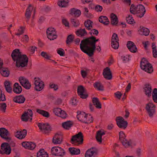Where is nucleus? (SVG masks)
<instances>
[{"instance_id":"20","label":"nucleus","mask_w":157,"mask_h":157,"mask_svg":"<svg viewBox=\"0 0 157 157\" xmlns=\"http://www.w3.org/2000/svg\"><path fill=\"white\" fill-rule=\"evenodd\" d=\"M33 10V7L31 4L29 5L26 9L25 13V17L26 22L29 23V22L31 18V16Z\"/></svg>"},{"instance_id":"27","label":"nucleus","mask_w":157,"mask_h":157,"mask_svg":"<svg viewBox=\"0 0 157 157\" xmlns=\"http://www.w3.org/2000/svg\"><path fill=\"white\" fill-rule=\"evenodd\" d=\"M25 100V98L21 95L15 97L13 100L14 102L19 104L23 103Z\"/></svg>"},{"instance_id":"7","label":"nucleus","mask_w":157,"mask_h":157,"mask_svg":"<svg viewBox=\"0 0 157 157\" xmlns=\"http://www.w3.org/2000/svg\"><path fill=\"white\" fill-rule=\"evenodd\" d=\"M46 33L48 38L51 40L56 39L58 36L56 29L53 28L48 29Z\"/></svg>"},{"instance_id":"30","label":"nucleus","mask_w":157,"mask_h":157,"mask_svg":"<svg viewBox=\"0 0 157 157\" xmlns=\"http://www.w3.org/2000/svg\"><path fill=\"white\" fill-rule=\"evenodd\" d=\"M69 2L70 0H59L58 4L61 7L66 8L69 6Z\"/></svg>"},{"instance_id":"11","label":"nucleus","mask_w":157,"mask_h":157,"mask_svg":"<svg viewBox=\"0 0 157 157\" xmlns=\"http://www.w3.org/2000/svg\"><path fill=\"white\" fill-rule=\"evenodd\" d=\"M34 80H35V89L38 91L41 90L44 87V82L38 78H34Z\"/></svg>"},{"instance_id":"16","label":"nucleus","mask_w":157,"mask_h":157,"mask_svg":"<svg viewBox=\"0 0 157 157\" xmlns=\"http://www.w3.org/2000/svg\"><path fill=\"white\" fill-rule=\"evenodd\" d=\"M33 113L32 110L29 109L27 110V111H25L22 115L21 117V120L24 121H27L29 118V116L32 117Z\"/></svg>"},{"instance_id":"62","label":"nucleus","mask_w":157,"mask_h":157,"mask_svg":"<svg viewBox=\"0 0 157 157\" xmlns=\"http://www.w3.org/2000/svg\"><path fill=\"white\" fill-rule=\"evenodd\" d=\"M121 57L122 60L124 62H126L128 61L129 60V55H126V56H122Z\"/></svg>"},{"instance_id":"41","label":"nucleus","mask_w":157,"mask_h":157,"mask_svg":"<svg viewBox=\"0 0 157 157\" xmlns=\"http://www.w3.org/2000/svg\"><path fill=\"white\" fill-rule=\"evenodd\" d=\"M4 85L7 92L9 93L11 92L12 88L10 86V82L8 81H6L4 82Z\"/></svg>"},{"instance_id":"50","label":"nucleus","mask_w":157,"mask_h":157,"mask_svg":"<svg viewBox=\"0 0 157 157\" xmlns=\"http://www.w3.org/2000/svg\"><path fill=\"white\" fill-rule=\"evenodd\" d=\"M111 44L112 47L115 49H118L119 46L118 41H114L113 43L111 41Z\"/></svg>"},{"instance_id":"43","label":"nucleus","mask_w":157,"mask_h":157,"mask_svg":"<svg viewBox=\"0 0 157 157\" xmlns=\"http://www.w3.org/2000/svg\"><path fill=\"white\" fill-rule=\"evenodd\" d=\"M93 22L90 20H88L84 22V25L86 29L88 30L90 29V27L92 28V23Z\"/></svg>"},{"instance_id":"21","label":"nucleus","mask_w":157,"mask_h":157,"mask_svg":"<svg viewBox=\"0 0 157 157\" xmlns=\"http://www.w3.org/2000/svg\"><path fill=\"white\" fill-rule=\"evenodd\" d=\"M126 45L129 50L131 52L135 53L137 51L136 46L133 42L130 41H128Z\"/></svg>"},{"instance_id":"22","label":"nucleus","mask_w":157,"mask_h":157,"mask_svg":"<svg viewBox=\"0 0 157 157\" xmlns=\"http://www.w3.org/2000/svg\"><path fill=\"white\" fill-rule=\"evenodd\" d=\"M103 75L107 79L110 80L112 78V73L109 67H106L104 69Z\"/></svg>"},{"instance_id":"38","label":"nucleus","mask_w":157,"mask_h":157,"mask_svg":"<svg viewBox=\"0 0 157 157\" xmlns=\"http://www.w3.org/2000/svg\"><path fill=\"white\" fill-rule=\"evenodd\" d=\"M37 157H48V155L43 149H41L37 152Z\"/></svg>"},{"instance_id":"63","label":"nucleus","mask_w":157,"mask_h":157,"mask_svg":"<svg viewBox=\"0 0 157 157\" xmlns=\"http://www.w3.org/2000/svg\"><path fill=\"white\" fill-rule=\"evenodd\" d=\"M49 87L51 88L54 89V90H56L58 89L57 85L54 84L50 83Z\"/></svg>"},{"instance_id":"48","label":"nucleus","mask_w":157,"mask_h":157,"mask_svg":"<svg viewBox=\"0 0 157 157\" xmlns=\"http://www.w3.org/2000/svg\"><path fill=\"white\" fill-rule=\"evenodd\" d=\"M84 9L83 13L85 16L88 18L91 17L92 16V15L89 13V10L87 8L85 7Z\"/></svg>"},{"instance_id":"61","label":"nucleus","mask_w":157,"mask_h":157,"mask_svg":"<svg viewBox=\"0 0 157 157\" xmlns=\"http://www.w3.org/2000/svg\"><path fill=\"white\" fill-rule=\"evenodd\" d=\"M57 53L61 56H63L65 54L64 50L62 48L57 50Z\"/></svg>"},{"instance_id":"9","label":"nucleus","mask_w":157,"mask_h":157,"mask_svg":"<svg viewBox=\"0 0 157 157\" xmlns=\"http://www.w3.org/2000/svg\"><path fill=\"white\" fill-rule=\"evenodd\" d=\"M1 150L0 151V154L2 155L6 154L9 155L11 152V149L9 144L4 143L1 146Z\"/></svg>"},{"instance_id":"36","label":"nucleus","mask_w":157,"mask_h":157,"mask_svg":"<svg viewBox=\"0 0 157 157\" xmlns=\"http://www.w3.org/2000/svg\"><path fill=\"white\" fill-rule=\"evenodd\" d=\"M68 150L71 155H78L80 153V151L79 148H76L75 147H70Z\"/></svg>"},{"instance_id":"35","label":"nucleus","mask_w":157,"mask_h":157,"mask_svg":"<svg viewBox=\"0 0 157 157\" xmlns=\"http://www.w3.org/2000/svg\"><path fill=\"white\" fill-rule=\"evenodd\" d=\"M75 33L77 36L80 37H83L87 34V33L85 29H80L77 30Z\"/></svg>"},{"instance_id":"39","label":"nucleus","mask_w":157,"mask_h":157,"mask_svg":"<svg viewBox=\"0 0 157 157\" xmlns=\"http://www.w3.org/2000/svg\"><path fill=\"white\" fill-rule=\"evenodd\" d=\"M94 88L98 90L103 91L104 86L100 82H96L93 84Z\"/></svg>"},{"instance_id":"51","label":"nucleus","mask_w":157,"mask_h":157,"mask_svg":"<svg viewBox=\"0 0 157 157\" xmlns=\"http://www.w3.org/2000/svg\"><path fill=\"white\" fill-rule=\"evenodd\" d=\"M71 24L75 27L78 26L79 25V22L78 20H75L74 19H71Z\"/></svg>"},{"instance_id":"55","label":"nucleus","mask_w":157,"mask_h":157,"mask_svg":"<svg viewBox=\"0 0 157 157\" xmlns=\"http://www.w3.org/2000/svg\"><path fill=\"white\" fill-rule=\"evenodd\" d=\"M96 138L97 141L100 143H101L102 142V136L99 134V133L97 132V134L96 136Z\"/></svg>"},{"instance_id":"12","label":"nucleus","mask_w":157,"mask_h":157,"mask_svg":"<svg viewBox=\"0 0 157 157\" xmlns=\"http://www.w3.org/2000/svg\"><path fill=\"white\" fill-rule=\"evenodd\" d=\"M19 80L21 85L27 90L29 89L31 87V84L28 79L22 77L19 78Z\"/></svg>"},{"instance_id":"52","label":"nucleus","mask_w":157,"mask_h":157,"mask_svg":"<svg viewBox=\"0 0 157 157\" xmlns=\"http://www.w3.org/2000/svg\"><path fill=\"white\" fill-rule=\"evenodd\" d=\"M74 38V36L72 35H69L67 37L66 41L67 44H68L69 43L72 42Z\"/></svg>"},{"instance_id":"56","label":"nucleus","mask_w":157,"mask_h":157,"mask_svg":"<svg viewBox=\"0 0 157 157\" xmlns=\"http://www.w3.org/2000/svg\"><path fill=\"white\" fill-rule=\"evenodd\" d=\"M6 103H3L0 104V107L1 109V110L4 112H5L6 109Z\"/></svg>"},{"instance_id":"31","label":"nucleus","mask_w":157,"mask_h":157,"mask_svg":"<svg viewBox=\"0 0 157 157\" xmlns=\"http://www.w3.org/2000/svg\"><path fill=\"white\" fill-rule=\"evenodd\" d=\"M97 154L96 151L94 150L93 147L86 151L85 154V157H92L94 155V156Z\"/></svg>"},{"instance_id":"57","label":"nucleus","mask_w":157,"mask_h":157,"mask_svg":"<svg viewBox=\"0 0 157 157\" xmlns=\"http://www.w3.org/2000/svg\"><path fill=\"white\" fill-rule=\"evenodd\" d=\"M6 100L5 95L2 94V91L0 89V101H4Z\"/></svg>"},{"instance_id":"58","label":"nucleus","mask_w":157,"mask_h":157,"mask_svg":"<svg viewBox=\"0 0 157 157\" xmlns=\"http://www.w3.org/2000/svg\"><path fill=\"white\" fill-rule=\"evenodd\" d=\"M67 115L65 112L64 111L62 110L58 116L62 118H65L67 117Z\"/></svg>"},{"instance_id":"6","label":"nucleus","mask_w":157,"mask_h":157,"mask_svg":"<svg viewBox=\"0 0 157 157\" xmlns=\"http://www.w3.org/2000/svg\"><path fill=\"white\" fill-rule=\"evenodd\" d=\"M52 155L56 156L63 157L65 154V151L61 147H54L51 149Z\"/></svg>"},{"instance_id":"28","label":"nucleus","mask_w":157,"mask_h":157,"mask_svg":"<svg viewBox=\"0 0 157 157\" xmlns=\"http://www.w3.org/2000/svg\"><path fill=\"white\" fill-rule=\"evenodd\" d=\"M27 133V131L26 129H24L22 131H17V133L15 135V136L20 139H21L24 138L26 136Z\"/></svg>"},{"instance_id":"49","label":"nucleus","mask_w":157,"mask_h":157,"mask_svg":"<svg viewBox=\"0 0 157 157\" xmlns=\"http://www.w3.org/2000/svg\"><path fill=\"white\" fill-rule=\"evenodd\" d=\"M119 39L116 33H113L112 36L111 41H112L113 43L114 41H119Z\"/></svg>"},{"instance_id":"5","label":"nucleus","mask_w":157,"mask_h":157,"mask_svg":"<svg viewBox=\"0 0 157 157\" xmlns=\"http://www.w3.org/2000/svg\"><path fill=\"white\" fill-rule=\"evenodd\" d=\"M155 106L153 103L149 102L146 104L145 109L149 116L152 118L155 113Z\"/></svg>"},{"instance_id":"3","label":"nucleus","mask_w":157,"mask_h":157,"mask_svg":"<svg viewBox=\"0 0 157 157\" xmlns=\"http://www.w3.org/2000/svg\"><path fill=\"white\" fill-rule=\"evenodd\" d=\"M83 141V136L81 132H79L77 134L73 136L71 140L72 144L76 146L82 144Z\"/></svg>"},{"instance_id":"44","label":"nucleus","mask_w":157,"mask_h":157,"mask_svg":"<svg viewBox=\"0 0 157 157\" xmlns=\"http://www.w3.org/2000/svg\"><path fill=\"white\" fill-rule=\"evenodd\" d=\"M152 49L153 56L155 58L157 57V51L156 49V46L155 43H153L152 44Z\"/></svg>"},{"instance_id":"32","label":"nucleus","mask_w":157,"mask_h":157,"mask_svg":"<svg viewBox=\"0 0 157 157\" xmlns=\"http://www.w3.org/2000/svg\"><path fill=\"white\" fill-rule=\"evenodd\" d=\"M22 91L21 87L17 83H15L13 85V91L17 94L21 93Z\"/></svg>"},{"instance_id":"1","label":"nucleus","mask_w":157,"mask_h":157,"mask_svg":"<svg viewBox=\"0 0 157 157\" xmlns=\"http://www.w3.org/2000/svg\"><path fill=\"white\" fill-rule=\"evenodd\" d=\"M99 39H96L94 36H92L82 40L80 44L81 50L88 56H91L94 54L96 49V44Z\"/></svg>"},{"instance_id":"15","label":"nucleus","mask_w":157,"mask_h":157,"mask_svg":"<svg viewBox=\"0 0 157 157\" xmlns=\"http://www.w3.org/2000/svg\"><path fill=\"white\" fill-rule=\"evenodd\" d=\"M63 139V135L61 132L56 133L52 139V143L54 144H60L61 143Z\"/></svg>"},{"instance_id":"45","label":"nucleus","mask_w":157,"mask_h":157,"mask_svg":"<svg viewBox=\"0 0 157 157\" xmlns=\"http://www.w3.org/2000/svg\"><path fill=\"white\" fill-rule=\"evenodd\" d=\"M72 124L71 121H67L62 124L63 127L67 129H68L72 126Z\"/></svg>"},{"instance_id":"23","label":"nucleus","mask_w":157,"mask_h":157,"mask_svg":"<svg viewBox=\"0 0 157 157\" xmlns=\"http://www.w3.org/2000/svg\"><path fill=\"white\" fill-rule=\"evenodd\" d=\"M22 145L25 148L30 150L34 149L36 146L35 144L31 142H23L22 143Z\"/></svg>"},{"instance_id":"26","label":"nucleus","mask_w":157,"mask_h":157,"mask_svg":"<svg viewBox=\"0 0 157 157\" xmlns=\"http://www.w3.org/2000/svg\"><path fill=\"white\" fill-rule=\"evenodd\" d=\"M145 94L148 97H149L151 95L152 89L151 86L149 84H146L144 88Z\"/></svg>"},{"instance_id":"8","label":"nucleus","mask_w":157,"mask_h":157,"mask_svg":"<svg viewBox=\"0 0 157 157\" xmlns=\"http://www.w3.org/2000/svg\"><path fill=\"white\" fill-rule=\"evenodd\" d=\"M125 135L123 131H121L119 133V138L122 144L125 147H127L131 146L132 142L131 140L128 141L126 138Z\"/></svg>"},{"instance_id":"46","label":"nucleus","mask_w":157,"mask_h":157,"mask_svg":"<svg viewBox=\"0 0 157 157\" xmlns=\"http://www.w3.org/2000/svg\"><path fill=\"white\" fill-rule=\"evenodd\" d=\"M85 119L86 120L84 122L85 124H89L93 122V117L90 115L86 114Z\"/></svg>"},{"instance_id":"29","label":"nucleus","mask_w":157,"mask_h":157,"mask_svg":"<svg viewBox=\"0 0 157 157\" xmlns=\"http://www.w3.org/2000/svg\"><path fill=\"white\" fill-rule=\"evenodd\" d=\"M138 32L139 34L142 35H145L147 36L149 34L150 31L148 29L140 26V29L138 30Z\"/></svg>"},{"instance_id":"18","label":"nucleus","mask_w":157,"mask_h":157,"mask_svg":"<svg viewBox=\"0 0 157 157\" xmlns=\"http://www.w3.org/2000/svg\"><path fill=\"white\" fill-rule=\"evenodd\" d=\"M38 127L39 128L45 133H48L51 131V128L48 123H39Z\"/></svg>"},{"instance_id":"54","label":"nucleus","mask_w":157,"mask_h":157,"mask_svg":"<svg viewBox=\"0 0 157 157\" xmlns=\"http://www.w3.org/2000/svg\"><path fill=\"white\" fill-rule=\"evenodd\" d=\"M62 110L59 108H56L53 110V112L56 116H59L60 112L62 111Z\"/></svg>"},{"instance_id":"59","label":"nucleus","mask_w":157,"mask_h":157,"mask_svg":"<svg viewBox=\"0 0 157 157\" xmlns=\"http://www.w3.org/2000/svg\"><path fill=\"white\" fill-rule=\"evenodd\" d=\"M95 9L97 12H101L103 8L102 6L98 5L95 6Z\"/></svg>"},{"instance_id":"53","label":"nucleus","mask_w":157,"mask_h":157,"mask_svg":"<svg viewBox=\"0 0 157 157\" xmlns=\"http://www.w3.org/2000/svg\"><path fill=\"white\" fill-rule=\"evenodd\" d=\"M41 55L42 57L46 59H50V58H51V56L48 55L46 52H41Z\"/></svg>"},{"instance_id":"42","label":"nucleus","mask_w":157,"mask_h":157,"mask_svg":"<svg viewBox=\"0 0 157 157\" xmlns=\"http://www.w3.org/2000/svg\"><path fill=\"white\" fill-rule=\"evenodd\" d=\"M137 5H135L133 4H131L130 8V13L133 14H136L137 10Z\"/></svg>"},{"instance_id":"40","label":"nucleus","mask_w":157,"mask_h":157,"mask_svg":"<svg viewBox=\"0 0 157 157\" xmlns=\"http://www.w3.org/2000/svg\"><path fill=\"white\" fill-rule=\"evenodd\" d=\"M36 111L37 113L42 115L44 117H48L49 116V114L47 111L39 109H36Z\"/></svg>"},{"instance_id":"19","label":"nucleus","mask_w":157,"mask_h":157,"mask_svg":"<svg viewBox=\"0 0 157 157\" xmlns=\"http://www.w3.org/2000/svg\"><path fill=\"white\" fill-rule=\"evenodd\" d=\"M3 63L2 60L0 59V73L4 77L9 76L10 72L8 68L3 67Z\"/></svg>"},{"instance_id":"34","label":"nucleus","mask_w":157,"mask_h":157,"mask_svg":"<svg viewBox=\"0 0 157 157\" xmlns=\"http://www.w3.org/2000/svg\"><path fill=\"white\" fill-rule=\"evenodd\" d=\"M99 21L100 23L105 25H108L109 23L108 17L105 16H100L99 18Z\"/></svg>"},{"instance_id":"24","label":"nucleus","mask_w":157,"mask_h":157,"mask_svg":"<svg viewBox=\"0 0 157 157\" xmlns=\"http://www.w3.org/2000/svg\"><path fill=\"white\" fill-rule=\"evenodd\" d=\"M69 13L71 16L77 17L81 15V12L79 10L73 8L70 10Z\"/></svg>"},{"instance_id":"33","label":"nucleus","mask_w":157,"mask_h":157,"mask_svg":"<svg viewBox=\"0 0 157 157\" xmlns=\"http://www.w3.org/2000/svg\"><path fill=\"white\" fill-rule=\"evenodd\" d=\"M111 23L113 25H116L118 23V19L117 15L113 13H111Z\"/></svg>"},{"instance_id":"60","label":"nucleus","mask_w":157,"mask_h":157,"mask_svg":"<svg viewBox=\"0 0 157 157\" xmlns=\"http://www.w3.org/2000/svg\"><path fill=\"white\" fill-rule=\"evenodd\" d=\"M21 40L27 43L29 40V37L27 35H25L22 37Z\"/></svg>"},{"instance_id":"47","label":"nucleus","mask_w":157,"mask_h":157,"mask_svg":"<svg viewBox=\"0 0 157 157\" xmlns=\"http://www.w3.org/2000/svg\"><path fill=\"white\" fill-rule=\"evenodd\" d=\"M126 20L127 22L130 24H134L135 23L131 15H128V17L126 18Z\"/></svg>"},{"instance_id":"14","label":"nucleus","mask_w":157,"mask_h":157,"mask_svg":"<svg viewBox=\"0 0 157 157\" xmlns=\"http://www.w3.org/2000/svg\"><path fill=\"white\" fill-rule=\"evenodd\" d=\"M137 16L138 17L141 18L144 17L146 10L144 6L142 4L137 5Z\"/></svg>"},{"instance_id":"10","label":"nucleus","mask_w":157,"mask_h":157,"mask_svg":"<svg viewBox=\"0 0 157 157\" xmlns=\"http://www.w3.org/2000/svg\"><path fill=\"white\" fill-rule=\"evenodd\" d=\"M116 121L117 124L119 128L125 129L127 127V122L125 121L122 117L121 116L117 117Z\"/></svg>"},{"instance_id":"17","label":"nucleus","mask_w":157,"mask_h":157,"mask_svg":"<svg viewBox=\"0 0 157 157\" xmlns=\"http://www.w3.org/2000/svg\"><path fill=\"white\" fill-rule=\"evenodd\" d=\"M9 132L4 128H0V136L1 137L6 140L7 141L9 142L11 140V138L7 136L9 135Z\"/></svg>"},{"instance_id":"25","label":"nucleus","mask_w":157,"mask_h":157,"mask_svg":"<svg viewBox=\"0 0 157 157\" xmlns=\"http://www.w3.org/2000/svg\"><path fill=\"white\" fill-rule=\"evenodd\" d=\"M77 117L78 120L84 123L86 114L84 112H81L78 111H77Z\"/></svg>"},{"instance_id":"2","label":"nucleus","mask_w":157,"mask_h":157,"mask_svg":"<svg viewBox=\"0 0 157 157\" xmlns=\"http://www.w3.org/2000/svg\"><path fill=\"white\" fill-rule=\"evenodd\" d=\"M11 57L13 61H16V66L17 67L26 66L28 62V58L25 55H22L20 50L16 49L12 52Z\"/></svg>"},{"instance_id":"4","label":"nucleus","mask_w":157,"mask_h":157,"mask_svg":"<svg viewBox=\"0 0 157 157\" xmlns=\"http://www.w3.org/2000/svg\"><path fill=\"white\" fill-rule=\"evenodd\" d=\"M140 65L141 68L142 69L148 73H151L153 71L151 64L148 63L145 58H144L142 59Z\"/></svg>"},{"instance_id":"37","label":"nucleus","mask_w":157,"mask_h":157,"mask_svg":"<svg viewBox=\"0 0 157 157\" xmlns=\"http://www.w3.org/2000/svg\"><path fill=\"white\" fill-rule=\"evenodd\" d=\"M93 105L95 106L97 108L100 109L101 108V105L98 99L97 98H94L92 99Z\"/></svg>"},{"instance_id":"13","label":"nucleus","mask_w":157,"mask_h":157,"mask_svg":"<svg viewBox=\"0 0 157 157\" xmlns=\"http://www.w3.org/2000/svg\"><path fill=\"white\" fill-rule=\"evenodd\" d=\"M86 91V90L83 86L80 85L78 86L77 93L81 98L86 99L88 97V94L85 92Z\"/></svg>"},{"instance_id":"64","label":"nucleus","mask_w":157,"mask_h":157,"mask_svg":"<svg viewBox=\"0 0 157 157\" xmlns=\"http://www.w3.org/2000/svg\"><path fill=\"white\" fill-rule=\"evenodd\" d=\"M114 94L116 97L119 99H121V97L122 95L121 92L119 91H117V92L115 93Z\"/></svg>"}]
</instances>
